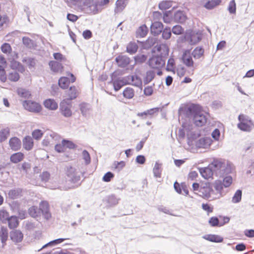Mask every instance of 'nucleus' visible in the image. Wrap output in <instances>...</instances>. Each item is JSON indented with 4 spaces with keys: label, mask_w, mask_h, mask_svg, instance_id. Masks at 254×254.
Segmentation results:
<instances>
[{
    "label": "nucleus",
    "mask_w": 254,
    "mask_h": 254,
    "mask_svg": "<svg viewBox=\"0 0 254 254\" xmlns=\"http://www.w3.org/2000/svg\"><path fill=\"white\" fill-rule=\"evenodd\" d=\"M115 175L111 172L106 173L102 178L103 181L105 182H109L113 179Z\"/></svg>",
    "instance_id": "8fccbe9b"
},
{
    "label": "nucleus",
    "mask_w": 254,
    "mask_h": 254,
    "mask_svg": "<svg viewBox=\"0 0 254 254\" xmlns=\"http://www.w3.org/2000/svg\"><path fill=\"white\" fill-rule=\"evenodd\" d=\"M209 165L213 172L216 174H222L225 169V164L224 162L218 159H214L209 164Z\"/></svg>",
    "instance_id": "0eeeda50"
},
{
    "label": "nucleus",
    "mask_w": 254,
    "mask_h": 254,
    "mask_svg": "<svg viewBox=\"0 0 254 254\" xmlns=\"http://www.w3.org/2000/svg\"><path fill=\"white\" fill-rule=\"evenodd\" d=\"M34 146L33 139L30 136H26L23 139V148L27 151L31 150Z\"/></svg>",
    "instance_id": "f3484780"
},
{
    "label": "nucleus",
    "mask_w": 254,
    "mask_h": 254,
    "mask_svg": "<svg viewBox=\"0 0 254 254\" xmlns=\"http://www.w3.org/2000/svg\"><path fill=\"white\" fill-rule=\"evenodd\" d=\"M116 61L120 66L125 67L129 64V58L124 56H119L116 58Z\"/></svg>",
    "instance_id": "412c9836"
},
{
    "label": "nucleus",
    "mask_w": 254,
    "mask_h": 254,
    "mask_svg": "<svg viewBox=\"0 0 254 254\" xmlns=\"http://www.w3.org/2000/svg\"><path fill=\"white\" fill-rule=\"evenodd\" d=\"M10 217L7 211L4 209L0 210V220L2 223H5Z\"/></svg>",
    "instance_id": "f704fd0d"
},
{
    "label": "nucleus",
    "mask_w": 254,
    "mask_h": 254,
    "mask_svg": "<svg viewBox=\"0 0 254 254\" xmlns=\"http://www.w3.org/2000/svg\"><path fill=\"white\" fill-rule=\"evenodd\" d=\"M203 238L208 241L214 243H221L223 241L222 237L217 235L207 234L204 235Z\"/></svg>",
    "instance_id": "aec40b11"
},
{
    "label": "nucleus",
    "mask_w": 254,
    "mask_h": 254,
    "mask_svg": "<svg viewBox=\"0 0 254 254\" xmlns=\"http://www.w3.org/2000/svg\"><path fill=\"white\" fill-rule=\"evenodd\" d=\"M209 224L212 227L219 226V220L216 217H212L209 220Z\"/></svg>",
    "instance_id": "13d9d810"
},
{
    "label": "nucleus",
    "mask_w": 254,
    "mask_h": 254,
    "mask_svg": "<svg viewBox=\"0 0 254 254\" xmlns=\"http://www.w3.org/2000/svg\"><path fill=\"white\" fill-rule=\"evenodd\" d=\"M221 3V0H208L204 5V7L207 9H212Z\"/></svg>",
    "instance_id": "5701e85b"
},
{
    "label": "nucleus",
    "mask_w": 254,
    "mask_h": 254,
    "mask_svg": "<svg viewBox=\"0 0 254 254\" xmlns=\"http://www.w3.org/2000/svg\"><path fill=\"white\" fill-rule=\"evenodd\" d=\"M148 31L147 27L145 24L141 25L136 30V35L140 37H145Z\"/></svg>",
    "instance_id": "bb28decb"
},
{
    "label": "nucleus",
    "mask_w": 254,
    "mask_h": 254,
    "mask_svg": "<svg viewBox=\"0 0 254 254\" xmlns=\"http://www.w3.org/2000/svg\"><path fill=\"white\" fill-rule=\"evenodd\" d=\"M10 237L13 242L18 243L22 240L23 235L20 231L15 230L10 232Z\"/></svg>",
    "instance_id": "2eb2a0df"
},
{
    "label": "nucleus",
    "mask_w": 254,
    "mask_h": 254,
    "mask_svg": "<svg viewBox=\"0 0 254 254\" xmlns=\"http://www.w3.org/2000/svg\"><path fill=\"white\" fill-rule=\"evenodd\" d=\"M67 75L69 77V78L65 76H62L59 79V85L64 89H67L70 83H74L76 79V77L70 72H67Z\"/></svg>",
    "instance_id": "39448f33"
},
{
    "label": "nucleus",
    "mask_w": 254,
    "mask_h": 254,
    "mask_svg": "<svg viewBox=\"0 0 254 254\" xmlns=\"http://www.w3.org/2000/svg\"><path fill=\"white\" fill-rule=\"evenodd\" d=\"M163 29V24L158 21L153 22L151 26V32L154 35H158Z\"/></svg>",
    "instance_id": "ddd939ff"
},
{
    "label": "nucleus",
    "mask_w": 254,
    "mask_h": 254,
    "mask_svg": "<svg viewBox=\"0 0 254 254\" xmlns=\"http://www.w3.org/2000/svg\"><path fill=\"white\" fill-rule=\"evenodd\" d=\"M55 150L58 152H63L64 151L65 147L63 143V141H62V143L57 144L56 145L55 147Z\"/></svg>",
    "instance_id": "774afa93"
},
{
    "label": "nucleus",
    "mask_w": 254,
    "mask_h": 254,
    "mask_svg": "<svg viewBox=\"0 0 254 254\" xmlns=\"http://www.w3.org/2000/svg\"><path fill=\"white\" fill-rule=\"evenodd\" d=\"M184 32V29L180 25H175L172 28V32L176 35H180Z\"/></svg>",
    "instance_id": "864d4df0"
},
{
    "label": "nucleus",
    "mask_w": 254,
    "mask_h": 254,
    "mask_svg": "<svg viewBox=\"0 0 254 254\" xmlns=\"http://www.w3.org/2000/svg\"><path fill=\"white\" fill-rule=\"evenodd\" d=\"M40 178L42 181L47 182L50 178V174L49 172L46 171L42 173L40 175Z\"/></svg>",
    "instance_id": "69168bd1"
},
{
    "label": "nucleus",
    "mask_w": 254,
    "mask_h": 254,
    "mask_svg": "<svg viewBox=\"0 0 254 254\" xmlns=\"http://www.w3.org/2000/svg\"><path fill=\"white\" fill-rule=\"evenodd\" d=\"M0 238L1 243H2V246H5L6 242L8 239V231L6 228L4 227L1 228L0 231Z\"/></svg>",
    "instance_id": "393cba45"
},
{
    "label": "nucleus",
    "mask_w": 254,
    "mask_h": 254,
    "mask_svg": "<svg viewBox=\"0 0 254 254\" xmlns=\"http://www.w3.org/2000/svg\"><path fill=\"white\" fill-rule=\"evenodd\" d=\"M8 78L11 81L16 82L20 79V75L17 72L13 71L8 74Z\"/></svg>",
    "instance_id": "79ce46f5"
},
{
    "label": "nucleus",
    "mask_w": 254,
    "mask_h": 254,
    "mask_svg": "<svg viewBox=\"0 0 254 254\" xmlns=\"http://www.w3.org/2000/svg\"><path fill=\"white\" fill-rule=\"evenodd\" d=\"M82 156L86 164H89L90 162V156L87 151L85 150L83 151Z\"/></svg>",
    "instance_id": "0e129e2a"
},
{
    "label": "nucleus",
    "mask_w": 254,
    "mask_h": 254,
    "mask_svg": "<svg viewBox=\"0 0 254 254\" xmlns=\"http://www.w3.org/2000/svg\"><path fill=\"white\" fill-rule=\"evenodd\" d=\"M44 107L49 110H56L58 108V103L53 99H47L43 102Z\"/></svg>",
    "instance_id": "4468645a"
},
{
    "label": "nucleus",
    "mask_w": 254,
    "mask_h": 254,
    "mask_svg": "<svg viewBox=\"0 0 254 254\" xmlns=\"http://www.w3.org/2000/svg\"><path fill=\"white\" fill-rule=\"evenodd\" d=\"M39 209L40 210L41 214L43 215L48 214L49 206L48 203L46 201H42L39 205Z\"/></svg>",
    "instance_id": "7c9ffc66"
},
{
    "label": "nucleus",
    "mask_w": 254,
    "mask_h": 254,
    "mask_svg": "<svg viewBox=\"0 0 254 254\" xmlns=\"http://www.w3.org/2000/svg\"><path fill=\"white\" fill-rule=\"evenodd\" d=\"M113 85L116 91L119 90L123 86V82L121 80H117L113 82Z\"/></svg>",
    "instance_id": "052dcab7"
},
{
    "label": "nucleus",
    "mask_w": 254,
    "mask_h": 254,
    "mask_svg": "<svg viewBox=\"0 0 254 254\" xmlns=\"http://www.w3.org/2000/svg\"><path fill=\"white\" fill-rule=\"evenodd\" d=\"M22 192L21 189L12 190L9 191L8 194L9 197L11 199H15L20 195Z\"/></svg>",
    "instance_id": "c9c22d12"
},
{
    "label": "nucleus",
    "mask_w": 254,
    "mask_h": 254,
    "mask_svg": "<svg viewBox=\"0 0 254 254\" xmlns=\"http://www.w3.org/2000/svg\"><path fill=\"white\" fill-rule=\"evenodd\" d=\"M23 43L26 47H30L33 45V41L29 38L27 37H24L22 39Z\"/></svg>",
    "instance_id": "bf43d9fd"
},
{
    "label": "nucleus",
    "mask_w": 254,
    "mask_h": 254,
    "mask_svg": "<svg viewBox=\"0 0 254 254\" xmlns=\"http://www.w3.org/2000/svg\"><path fill=\"white\" fill-rule=\"evenodd\" d=\"M72 102L67 99H63L60 104V111L63 116L66 118L70 117L72 112L71 110Z\"/></svg>",
    "instance_id": "7ed1b4c3"
},
{
    "label": "nucleus",
    "mask_w": 254,
    "mask_h": 254,
    "mask_svg": "<svg viewBox=\"0 0 254 254\" xmlns=\"http://www.w3.org/2000/svg\"><path fill=\"white\" fill-rule=\"evenodd\" d=\"M9 130L7 128L0 130V142L5 141L9 135Z\"/></svg>",
    "instance_id": "e433bc0d"
},
{
    "label": "nucleus",
    "mask_w": 254,
    "mask_h": 254,
    "mask_svg": "<svg viewBox=\"0 0 254 254\" xmlns=\"http://www.w3.org/2000/svg\"><path fill=\"white\" fill-rule=\"evenodd\" d=\"M127 0H117L116 1V10L120 11L122 10L126 6Z\"/></svg>",
    "instance_id": "a18cd8bd"
},
{
    "label": "nucleus",
    "mask_w": 254,
    "mask_h": 254,
    "mask_svg": "<svg viewBox=\"0 0 254 254\" xmlns=\"http://www.w3.org/2000/svg\"><path fill=\"white\" fill-rule=\"evenodd\" d=\"M9 145L13 151L19 150L21 147V140L16 137H11L9 140Z\"/></svg>",
    "instance_id": "f8f14e48"
},
{
    "label": "nucleus",
    "mask_w": 254,
    "mask_h": 254,
    "mask_svg": "<svg viewBox=\"0 0 254 254\" xmlns=\"http://www.w3.org/2000/svg\"><path fill=\"white\" fill-rule=\"evenodd\" d=\"M134 59L136 64H141L146 61L147 57L144 55L139 54L134 57Z\"/></svg>",
    "instance_id": "a19ab883"
},
{
    "label": "nucleus",
    "mask_w": 254,
    "mask_h": 254,
    "mask_svg": "<svg viewBox=\"0 0 254 254\" xmlns=\"http://www.w3.org/2000/svg\"><path fill=\"white\" fill-rule=\"evenodd\" d=\"M1 50L3 53H10L11 51V47L8 43H4L1 46Z\"/></svg>",
    "instance_id": "5fc2aeb1"
},
{
    "label": "nucleus",
    "mask_w": 254,
    "mask_h": 254,
    "mask_svg": "<svg viewBox=\"0 0 254 254\" xmlns=\"http://www.w3.org/2000/svg\"><path fill=\"white\" fill-rule=\"evenodd\" d=\"M212 191L209 183H205L204 186L200 187L199 191L201 194L202 197L204 199H208L211 196V192Z\"/></svg>",
    "instance_id": "9d476101"
},
{
    "label": "nucleus",
    "mask_w": 254,
    "mask_h": 254,
    "mask_svg": "<svg viewBox=\"0 0 254 254\" xmlns=\"http://www.w3.org/2000/svg\"><path fill=\"white\" fill-rule=\"evenodd\" d=\"M175 68V60L172 58H170L168 61L166 69L168 71L174 72Z\"/></svg>",
    "instance_id": "58836bf2"
},
{
    "label": "nucleus",
    "mask_w": 254,
    "mask_h": 254,
    "mask_svg": "<svg viewBox=\"0 0 254 254\" xmlns=\"http://www.w3.org/2000/svg\"><path fill=\"white\" fill-rule=\"evenodd\" d=\"M223 184L219 180H216L214 184L215 189L218 191H221L223 189Z\"/></svg>",
    "instance_id": "4d7b16f0"
},
{
    "label": "nucleus",
    "mask_w": 254,
    "mask_h": 254,
    "mask_svg": "<svg viewBox=\"0 0 254 254\" xmlns=\"http://www.w3.org/2000/svg\"><path fill=\"white\" fill-rule=\"evenodd\" d=\"M229 12L231 14H235L236 11V4L235 0L230 1L228 7Z\"/></svg>",
    "instance_id": "de8ad7c7"
},
{
    "label": "nucleus",
    "mask_w": 254,
    "mask_h": 254,
    "mask_svg": "<svg viewBox=\"0 0 254 254\" xmlns=\"http://www.w3.org/2000/svg\"><path fill=\"white\" fill-rule=\"evenodd\" d=\"M138 49V46L134 42L129 43L127 47V51L130 54L136 53Z\"/></svg>",
    "instance_id": "72a5a7b5"
},
{
    "label": "nucleus",
    "mask_w": 254,
    "mask_h": 254,
    "mask_svg": "<svg viewBox=\"0 0 254 254\" xmlns=\"http://www.w3.org/2000/svg\"><path fill=\"white\" fill-rule=\"evenodd\" d=\"M43 132L42 130L37 129H35L32 133L33 137L36 140H40L43 135Z\"/></svg>",
    "instance_id": "c03bdc74"
},
{
    "label": "nucleus",
    "mask_w": 254,
    "mask_h": 254,
    "mask_svg": "<svg viewBox=\"0 0 254 254\" xmlns=\"http://www.w3.org/2000/svg\"><path fill=\"white\" fill-rule=\"evenodd\" d=\"M204 49L201 47H196L192 51L191 54L194 59H199L204 55Z\"/></svg>",
    "instance_id": "a878e982"
},
{
    "label": "nucleus",
    "mask_w": 254,
    "mask_h": 254,
    "mask_svg": "<svg viewBox=\"0 0 254 254\" xmlns=\"http://www.w3.org/2000/svg\"><path fill=\"white\" fill-rule=\"evenodd\" d=\"M239 123L237 125L238 127L241 130L249 132L252 130L254 126L252 120L244 114H240L238 117Z\"/></svg>",
    "instance_id": "f03ea898"
},
{
    "label": "nucleus",
    "mask_w": 254,
    "mask_h": 254,
    "mask_svg": "<svg viewBox=\"0 0 254 254\" xmlns=\"http://www.w3.org/2000/svg\"><path fill=\"white\" fill-rule=\"evenodd\" d=\"M190 50H185L183 52L181 58L183 63L189 67H192L194 66V63L192 60Z\"/></svg>",
    "instance_id": "6e6552de"
},
{
    "label": "nucleus",
    "mask_w": 254,
    "mask_h": 254,
    "mask_svg": "<svg viewBox=\"0 0 254 254\" xmlns=\"http://www.w3.org/2000/svg\"><path fill=\"white\" fill-rule=\"evenodd\" d=\"M24 158V154L21 152L12 154L10 157V161L14 164L21 162Z\"/></svg>",
    "instance_id": "a211bd4d"
},
{
    "label": "nucleus",
    "mask_w": 254,
    "mask_h": 254,
    "mask_svg": "<svg viewBox=\"0 0 254 254\" xmlns=\"http://www.w3.org/2000/svg\"><path fill=\"white\" fill-rule=\"evenodd\" d=\"M8 226L10 229L16 228L19 225V221L16 216H11L7 220Z\"/></svg>",
    "instance_id": "b1692460"
},
{
    "label": "nucleus",
    "mask_w": 254,
    "mask_h": 254,
    "mask_svg": "<svg viewBox=\"0 0 254 254\" xmlns=\"http://www.w3.org/2000/svg\"><path fill=\"white\" fill-rule=\"evenodd\" d=\"M63 143H64L65 148H68L69 149H74L76 148V145L71 141L63 139Z\"/></svg>",
    "instance_id": "603ef678"
},
{
    "label": "nucleus",
    "mask_w": 254,
    "mask_h": 254,
    "mask_svg": "<svg viewBox=\"0 0 254 254\" xmlns=\"http://www.w3.org/2000/svg\"><path fill=\"white\" fill-rule=\"evenodd\" d=\"M199 172L202 177L206 179L212 178L214 173L209 165L207 167L199 169Z\"/></svg>",
    "instance_id": "dca6fc26"
},
{
    "label": "nucleus",
    "mask_w": 254,
    "mask_h": 254,
    "mask_svg": "<svg viewBox=\"0 0 254 254\" xmlns=\"http://www.w3.org/2000/svg\"><path fill=\"white\" fill-rule=\"evenodd\" d=\"M162 32V37L164 39L168 40L171 37L172 34L170 28H166Z\"/></svg>",
    "instance_id": "09e8293b"
},
{
    "label": "nucleus",
    "mask_w": 254,
    "mask_h": 254,
    "mask_svg": "<svg viewBox=\"0 0 254 254\" xmlns=\"http://www.w3.org/2000/svg\"><path fill=\"white\" fill-rule=\"evenodd\" d=\"M165 61L158 56H154L148 61L149 66L153 69H160L165 65Z\"/></svg>",
    "instance_id": "423d86ee"
},
{
    "label": "nucleus",
    "mask_w": 254,
    "mask_h": 254,
    "mask_svg": "<svg viewBox=\"0 0 254 254\" xmlns=\"http://www.w3.org/2000/svg\"><path fill=\"white\" fill-rule=\"evenodd\" d=\"M29 215L34 218L40 216L41 214L40 210L37 206H32L28 210Z\"/></svg>",
    "instance_id": "c756f323"
},
{
    "label": "nucleus",
    "mask_w": 254,
    "mask_h": 254,
    "mask_svg": "<svg viewBox=\"0 0 254 254\" xmlns=\"http://www.w3.org/2000/svg\"><path fill=\"white\" fill-rule=\"evenodd\" d=\"M68 239H67V238H65V239L60 238V239H58L57 240H55L51 241L49 243L44 245L42 247V248L41 249V250L44 249L48 246H53L54 245H56L60 244V243H62L63 242H64V240H68Z\"/></svg>",
    "instance_id": "ea45409f"
},
{
    "label": "nucleus",
    "mask_w": 254,
    "mask_h": 254,
    "mask_svg": "<svg viewBox=\"0 0 254 254\" xmlns=\"http://www.w3.org/2000/svg\"><path fill=\"white\" fill-rule=\"evenodd\" d=\"M155 73L152 70L147 71L145 76L143 78V82L145 84H147L150 82L155 77Z\"/></svg>",
    "instance_id": "cd10ccee"
},
{
    "label": "nucleus",
    "mask_w": 254,
    "mask_h": 254,
    "mask_svg": "<svg viewBox=\"0 0 254 254\" xmlns=\"http://www.w3.org/2000/svg\"><path fill=\"white\" fill-rule=\"evenodd\" d=\"M202 208L204 210L207 212L208 213H211L213 212V208L208 203H202Z\"/></svg>",
    "instance_id": "338daca9"
},
{
    "label": "nucleus",
    "mask_w": 254,
    "mask_h": 254,
    "mask_svg": "<svg viewBox=\"0 0 254 254\" xmlns=\"http://www.w3.org/2000/svg\"><path fill=\"white\" fill-rule=\"evenodd\" d=\"M51 70L55 73H62L64 71V66L58 61H51L49 63Z\"/></svg>",
    "instance_id": "1a4fd4ad"
},
{
    "label": "nucleus",
    "mask_w": 254,
    "mask_h": 254,
    "mask_svg": "<svg viewBox=\"0 0 254 254\" xmlns=\"http://www.w3.org/2000/svg\"><path fill=\"white\" fill-rule=\"evenodd\" d=\"M232 183V178L230 176L225 177L223 179V185L226 188L229 187Z\"/></svg>",
    "instance_id": "680f3d73"
},
{
    "label": "nucleus",
    "mask_w": 254,
    "mask_h": 254,
    "mask_svg": "<svg viewBox=\"0 0 254 254\" xmlns=\"http://www.w3.org/2000/svg\"><path fill=\"white\" fill-rule=\"evenodd\" d=\"M10 67L11 69L16 70L21 73H23L25 71L24 66L19 62L14 60L11 62Z\"/></svg>",
    "instance_id": "4be33fe9"
},
{
    "label": "nucleus",
    "mask_w": 254,
    "mask_h": 254,
    "mask_svg": "<svg viewBox=\"0 0 254 254\" xmlns=\"http://www.w3.org/2000/svg\"><path fill=\"white\" fill-rule=\"evenodd\" d=\"M24 108L31 112L39 113L42 110V106L40 103L32 100H25L22 102Z\"/></svg>",
    "instance_id": "20e7f679"
},
{
    "label": "nucleus",
    "mask_w": 254,
    "mask_h": 254,
    "mask_svg": "<svg viewBox=\"0 0 254 254\" xmlns=\"http://www.w3.org/2000/svg\"><path fill=\"white\" fill-rule=\"evenodd\" d=\"M172 6V1L170 0H162L159 3V8L162 10H166Z\"/></svg>",
    "instance_id": "2f4dec72"
},
{
    "label": "nucleus",
    "mask_w": 254,
    "mask_h": 254,
    "mask_svg": "<svg viewBox=\"0 0 254 254\" xmlns=\"http://www.w3.org/2000/svg\"><path fill=\"white\" fill-rule=\"evenodd\" d=\"M159 108H152L143 112L138 113L137 116L143 119H145L148 117H151L155 114H157L159 112Z\"/></svg>",
    "instance_id": "9b49d317"
},
{
    "label": "nucleus",
    "mask_w": 254,
    "mask_h": 254,
    "mask_svg": "<svg viewBox=\"0 0 254 254\" xmlns=\"http://www.w3.org/2000/svg\"><path fill=\"white\" fill-rule=\"evenodd\" d=\"M78 94V91L75 86H72L70 87L68 91L66 93V97L68 101H71L72 100L75 99Z\"/></svg>",
    "instance_id": "6ab92c4d"
},
{
    "label": "nucleus",
    "mask_w": 254,
    "mask_h": 254,
    "mask_svg": "<svg viewBox=\"0 0 254 254\" xmlns=\"http://www.w3.org/2000/svg\"><path fill=\"white\" fill-rule=\"evenodd\" d=\"M17 93L19 97L25 99H29L31 96V94L29 91L21 88L17 90Z\"/></svg>",
    "instance_id": "c85d7f7f"
},
{
    "label": "nucleus",
    "mask_w": 254,
    "mask_h": 254,
    "mask_svg": "<svg viewBox=\"0 0 254 254\" xmlns=\"http://www.w3.org/2000/svg\"><path fill=\"white\" fill-rule=\"evenodd\" d=\"M174 17L176 20L180 23L184 22L186 19V16L181 11L176 12Z\"/></svg>",
    "instance_id": "4c0bfd02"
},
{
    "label": "nucleus",
    "mask_w": 254,
    "mask_h": 254,
    "mask_svg": "<svg viewBox=\"0 0 254 254\" xmlns=\"http://www.w3.org/2000/svg\"><path fill=\"white\" fill-rule=\"evenodd\" d=\"M126 165V163L124 161H121L120 162H115L114 163V166L115 169H117L118 170H120L122 169Z\"/></svg>",
    "instance_id": "6e6d98bb"
},
{
    "label": "nucleus",
    "mask_w": 254,
    "mask_h": 254,
    "mask_svg": "<svg viewBox=\"0 0 254 254\" xmlns=\"http://www.w3.org/2000/svg\"><path fill=\"white\" fill-rule=\"evenodd\" d=\"M242 198V191L238 190L235 192L234 196L232 198V201L234 203H238L240 202Z\"/></svg>",
    "instance_id": "49530a36"
},
{
    "label": "nucleus",
    "mask_w": 254,
    "mask_h": 254,
    "mask_svg": "<svg viewBox=\"0 0 254 254\" xmlns=\"http://www.w3.org/2000/svg\"><path fill=\"white\" fill-rule=\"evenodd\" d=\"M53 57L58 62H64L66 61L65 57L60 53H54Z\"/></svg>",
    "instance_id": "3c124183"
},
{
    "label": "nucleus",
    "mask_w": 254,
    "mask_h": 254,
    "mask_svg": "<svg viewBox=\"0 0 254 254\" xmlns=\"http://www.w3.org/2000/svg\"><path fill=\"white\" fill-rule=\"evenodd\" d=\"M123 95L127 99H131L134 96V91L130 87H127L123 91Z\"/></svg>",
    "instance_id": "473e14b6"
},
{
    "label": "nucleus",
    "mask_w": 254,
    "mask_h": 254,
    "mask_svg": "<svg viewBox=\"0 0 254 254\" xmlns=\"http://www.w3.org/2000/svg\"><path fill=\"white\" fill-rule=\"evenodd\" d=\"M7 77L5 68H0V80L2 82L6 81Z\"/></svg>",
    "instance_id": "e2e57ef3"
},
{
    "label": "nucleus",
    "mask_w": 254,
    "mask_h": 254,
    "mask_svg": "<svg viewBox=\"0 0 254 254\" xmlns=\"http://www.w3.org/2000/svg\"><path fill=\"white\" fill-rule=\"evenodd\" d=\"M188 110L193 115V121L195 126L202 127L206 124L207 118L199 106L192 105L188 108Z\"/></svg>",
    "instance_id": "f257e3e1"
},
{
    "label": "nucleus",
    "mask_w": 254,
    "mask_h": 254,
    "mask_svg": "<svg viewBox=\"0 0 254 254\" xmlns=\"http://www.w3.org/2000/svg\"><path fill=\"white\" fill-rule=\"evenodd\" d=\"M153 171L154 175L156 177H157V178L161 177V166L159 163H158L157 162L155 163L154 168H153Z\"/></svg>",
    "instance_id": "37998d69"
}]
</instances>
